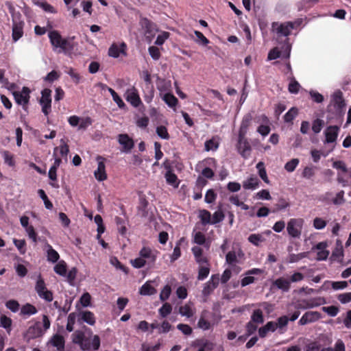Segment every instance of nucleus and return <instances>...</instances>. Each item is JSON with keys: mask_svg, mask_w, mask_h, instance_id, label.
<instances>
[{"mask_svg": "<svg viewBox=\"0 0 351 351\" xmlns=\"http://www.w3.org/2000/svg\"><path fill=\"white\" fill-rule=\"evenodd\" d=\"M50 43L54 49L59 48L60 51L65 55L71 56L78 44L75 41V36L62 38L57 30H52L48 34Z\"/></svg>", "mask_w": 351, "mask_h": 351, "instance_id": "obj_1", "label": "nucleus"}, {"mask_svg": "<svg viewBox=\"0 0 351 351\" xmlns=\"http://www.w3.org/2000/svg\"><path fill=\"white\" fill-rule=\"evenodd\" d=\"M72 341L75 344L80 346V348L84 351H89L91 348L97 350L100 347V338L97 335L93 337L90 343L88 337H86L84 332L77 330L72 334Z\"/></svg>", "mask_w": 351, "mask_h": 351, "instance_id": "obj_2", "label": "nucleus"}, {"mask_svg": "<svg viewBox=\"0 0 351 351\" xmlns=\"http://www.w3.org/2000/svg\"><path fill=\"white\" fill-rule=\"evenodd\" d=\"M51 322L47 315L43 316V326L40 322H36L34 325L30 326L27 330L25 337L28 339H34L42 337L45 332L50 328Z\"/></svg>", "mask_w": 351, "mask_h": 351, "instance_id": "obj_3", "label": "nucleus"}, {"mask_svg": "<svg viewBox=\"0 0 351 351\" xmlns=\"http://www.w3.org/2000/svg\"><path fill=\"white\" fill-rule=\"evenodd\" d=\"M35 290L40 298L44 299L47 302H51L53 300V293L47 289L45 280L40 274L38 276Z\"/></svg>", "mask_w": 351, "mask_h": 351, "instance_id": "obj_4", "label": "nucleus"}, {"mask_svg": "<svg viewBox=\"0 0 351 351\" xmlns=\"http://www.w3.org/2000/svg\"><path fill=\"white\" fill-rule=\"evenodd\" d=\"M295 28V23L288 21L282 23L274 22L271 25V29L278 36H288L291 34L292 29Z\"/></svg>", "mask_w": 351, "mask_h": 351, "instance_id": "obj_5", "label": "nucleus"}, {"mask_svg": "<svg viewBox=\"0 0 351 351\" xmlns=\"http://www.w3.org/2000/svg\"><path fill=\"white\" fill-rule=\"evenodd\" d=\"M304 220L302 219H291L287 223V230L289 236L293 238H300Z\"/></svg>", "mask_w": 351, "mask_h": 351, "instance_id": "obj_6", "label": "nucleus"}, {"mask_svg": "<svg viewBox=\"0 0 351 351\" xmlns=\"http://www.w3.org/2000/svg\"><path fill=\"white\" fill-rule=\"evenodd\" d=\"M30 90L28 87L24 86L21 91H15L13 93L16 102L23 106L25 110L27 109V104L29 101Z\"/></svg>", "mask_w": 351, "mask_h": 351, "instance_id": "obj_7", "label": "nucleus"}, {"mask_svg": "<svg viewBox=\"0 0 351 351\" xmlns=\"http://www.w3.org/2000/svg\"><path fill=\"white\" fill-rule=\"evenodd\" d=\"M220 281L219 275L213 274L210 280L204 285L202 293L204 297H208L213 291L218 287Z\"/></svg>", "mask_w": 351, "mask_h": 351, "instance_id": "obj_8", "label": "nucleus"}, {"mask_svg": "<svg viewBox=\"0 0 351 351\" xmlns=\"http://www.w3.org/2000/svg\"><path fill=\"white\" fill-rule=\"evenodd\" d=\"M237 149L243 158H247L250 156L252 148L245 135H243V138L239 134L238 135Z\"/></svg>", "mask_w": 351, "mask_h": 351, "instance_id": "obj_9", "label": "nucleus"}, {"mask_svg": "<svg viewBox=\"0 0 351 351\" xmlns=\"http://www.w3.org/2000/svg\"><path fill=\"white\" fill-rule=\"evenodd\" d=\"M125 97L126 101L135 108L142 104L138 90L134 86L127 89L125 93Z\"/></svg>", "mask_w": 351, "mask_h": 351, "instance_id": "obj_10", "label": "nucleus"}, {"mask_svg": "<svg viewBox=\"0 0 351 351\" xmlns=\"http://www.w3.org/2000/svg\"><path fill=\"white\" fill-rule=\"evenodd\" d=\"M332 102L337 112L339 114L343 113L346 108V102L343 97V93L340 90L334 93Z\"/></svg>", "mask_w": 351, "mask_h": 351, "instance_id": "obj_11", "label": "nucleus"}, {"mask_svg": "<svg viewBox=\"0 0 351 351\" xmlns=\"http://www.w3.org/2000/svg\"><path fill=\"white\" fill-rule=\"evenodd\" d=\"M322 318V315L318 311H307L298 321V324L304 326L315 322Z\"/></svg>", "mask_w": 351, "mask_h": 351, "instance_id": "obj_12", "label": "nucleus"}, {"mask_svg": "<svg viewBox=\"0 0 351 351\" xmlns=\"http://www.w3.org/2000/svg\"><path fill=\"white\" fill-rule=\"evenodd\" d=\"M263 273V270L259 268H253L245 272L246 276L241 279V285L244 287L255 282L256 278L251 275H259Z\"/></svg>", "mask_w": 351, "mask_h": 351, "instance_id": "obj_13", "label": "nucleus"}, {"mask_svg": "<svg viewBox=\"0 0 351 351\" xmlns=\"http://www.w3.org/2000/svg\"><path fill=\"white\" fill-rule=\"evenodd\" d=\"M118 141L123 146L122 151L128 153L134 146V142L127 134H121L118 136Z\"/></svg>", "mask_w": 351, "mask_h": 351, "instance_id": "obj_14", "label": "nucleus"}, {"mask_svg": "<svg viewBox=\"0 0 351 351\" xmlns=\"http://www.w3.org/2000/svg\"><path fill=\"white\" fill-rule=\"evenodd\" d=\"M339 132V127L337 125H330L325 130V142L332 143L336 141Z\"/></svg>", "mask_w": 351, "mask_h": 351, "instance_id": "obj_15", "label": "nucleus"}, {"mask_svg": "<svg viewBox=\"0 0 351 351\" xmlns=\"http://www.w3.org/2000/svg\"><path fill=\"white\" fill-rule=\"evenodd\" d=\"M344 194V191L341 190L336 194L335 197L330 199L332 193L331 192H326L324 195V200L330 202L335 205H341L346 202Z\"/></svg>", "mask_w": 351, "mask_h": 351, "instance_id": "obj_16", "label": "nucleus"}, {"mask_svg": "<svg viewBox=\"0 0 351 351\" xmlns=\"http://www.w3.org/2000/svg\"><path fill=\"white\" fill-rule=\"evenodd\" d=\"M126 48L127 46L125 43H122L120 45L113 43L108 49V55L114 58H119L121 53L125 56Z\"/></svg>", "mask_w": 351, "mask_h": 351, "instance_id": "obj_17", "label": "nucleus"}, {"mask_svg": "<svg viewBox=\"0 0 351 351\" xmlns=\"http://www.w3.org/2000/svg\"><path fill=\"white\" fill-rule=\"evenodd\" d=\"M140 256L145 259L147 258L149 263H154L156 260V252H154L148 247H143L139 252Z\"/></svg>", "mask_w": 351, "mask_h": 351, "instance_id": "obj_18", "label": "nucleus"}, {"mask_svg": "<svg viewBox=\"0 0 351 351\" xmlns=\"http://www.w3.org/2000/svg\"><path fill=\"white\" fill-rule=\"evenodd\" d=\"M23 22L13 21L12 25V39L14 42L19 40L23 35Z\"/></svg>", "mask_w": 351, "mask_h": 351, "instance_id": "obj_19", "label": "nucleus"}, {"mask_svg": "<svg viewBox=\"0 0 351 351\" xmlns=\"http://www.w3.org/2000/svg\"><path fill=\"white\" fill-rule=\"evenodd\" d=\"M84 322L90 326H93L96 322V319L93 313L89 311H81L79 314L78 322Z\"/></svg>", "mask_w": 351, "mask_h": 351, "instance_id": "obj_20", "label": "nucleus"}, {"mask_svg": "<svg viewBox=\"0 0 351 351\" xmlns=\"http://www.w3.org/2000/svg\"><path fill=\"white\" fill-rule=\"evenodd\" d=\"M272 287H276L283 292H288L291 288L290 280L282 277L278 278L273 282Z\"/></svg>", "mask_w": 351, "mask_h": 351, "instance_id": "obj_21", "label": "nucleus"}, {"mask_svg": "<svg viewBox=\"0 0 351 351\" xmlns=\"http://www.w3.org/2000/svg\"><path fill=\"white\" fill-rule=\"evenodd\" d=\"M49 343L59 351L64 350L65 340L63 336L56 334L52 336Z\"/></svg>", "mask_w": 351, "mask_h": 351, "instance_id": "obj_22", "label": "nucleus"}, {"mask_svg": "<svg viewBox=\"0 0 351 351\" xmlns=\"http://www.w3.org/2000/svg\"><path fill=\"white\" fill-rule=\"evenodd\" d=\"M260 180L254 175H252L243 182V187L246 190H254L259 186Z\"/></svg>", "mask_w": 351, "mask_h": 351, "instance_id": "obj_23", "label": "nucleus"}, {"mask_svg": "<svg viewBox=\"0 0 351 351\" xmlns=\"http://www.w3.org/2000/svg\"><path fill=\"white\" fill-rule=\"evenodd\" d=\"M95 178L98 181H104L107 179L106 166L104 161H99L97 170L94 173Z\"/></svg>", "mask_w": 351, "mask_h": 351, "instance_id": "obj_24", "label": "nucleus"}, {"mask_svg": "<svg viewBox=\"0 0 351 351\" xmlns=\"http://www.w3.org/2000/svg\"><path fill=\"white\" fill-rule=\"evenodd\" d=\"M167 183L174 188H178L180 184V180L178 176L173 172L171 169H169L165 175Z\"/></svg>", "mask_w": 351, "mask_h": 351, "instance_id": "obj_25", "label": "nucleus"}, {"mask_svg": "<svg viewBox=\"0 0 351 351\" xmlns=\"http://www.w3.org/2000/svg\"><path fill=\"white\" fill-rule=\"evenodd\" d=\"M303 303L305 304V307L313 308L326 304V300L322 297L311 298L308 300H304Z\"/></svg>", "mask_w": 351, "mask_h": 351, "instance_id": "obj_26", "label": "nucleus"}, {"mask_svg": "<svg viewBox=\"0 0 351 351\" xmlns=\"http://www.w3.org/2000/svg\"><path fill=\"white\" fill-rule=\"evenodd\" d=\"M252 117L250 115L245 116L241 121L240 128L239 130V134L243 138V135H246L248 128L251 124Z\"/></svg>", "mask_w": 351, "mask_h": 351, "instance_id": "obj_27", "label": "nucleus"}, {"mask_svg": "<svg viewBox=\"0 0 351 351\" xmlns=\"http://www.w3.org/2000/svg\"><path fill=\"white\" fill-rule=\"evenodd\" d=\"M47 250V258L49 262L56 263L59 258L60 255L56 250H55L52 246L48 243H46Z\"/></svg>", "mask_w": 351, "mask_h": 351, "instance_id": "obj_28", "label": "nucleus"}, {"mask_svg": "<svg viewBox=\"0 0 351 351\" xmlns=\"http://www.w3.org/2000/svg\"><path fill=\"white\" fill-rule=\"evenodd\" d=\"M258 169V175L260 178L267 184L269 183V178L267 175V171L265 169V164L263 162L260 161L256 164V166Z\"/></svg>", "mask_w": 351, "mask_h": 351, "instance_id": "obj_29", "label": "nucleus"}, {"mask_svg": "<svg viewBox=\"0 0 351 351\" xmlns=\"http://www.w3.org/2000/svg\"><path fill=\"white\" fill-rule=\"evenodd\" d=\"M162 99L170 108H175L178 103V99L170 93H165Z\"/></svg>", "mask_w": 351, "mask_h": 351, "instance_id": "obj_30", "label": "nucleus"}, {"mask_svg": "<svg viewBox=\"0 0 351 351\" xmlns=\"http://www.w3.org/2000/svg\"><path fill=\"white\" fill-rule=\"evenodd\" d=\"M156 293V289L148 282H145L139 290V293L142 295H152Z\"/></svg>", "mask_w": 351, "mask_h": 351, "instance_id": "obj_31", "label": "nucleus"}, {"mask_svg": "<svg viewBox=\"0 0 351 351\" xmlns=\"http://www.w3.org/2000/svg\"><path fill=\"white\" fill-rule=\"evenodd\" d=\"M38 312L36 308L29 303L25 304L23 305L21 308V315H32L36 314Z\"/></svg>", "mask_w": 351, "mask_h": 351, "instance_id": "obj_32", "label": "nucleus"}, {"mask_svg": "<svg viewBox=\"0 0 351 351\" xmlns=\"http://www.w3.org/2000/svg\"><path fill=\"white\" fill-rule=\"evenodd\" d=\"M248 241L254 245L258 247L261 243L265 241L264 237L261 234H251L247 239Z\"/></svg>", "mask_w": 351, "mask_h": 351, "instance_id": "obj_33", "label": "nucleus"}, {"mask_svg": "<svg viewBox=\"0 0 351 351\" xmlns=\"http://www.w3.org/2000/svg\"><path fill=\"white\" fill-rule=\"evenodd\" d=\"M53 269L57 274L64 276L67 270L66 263L64 261H60L54 266Z\"/></svg>", "mask_w": 351, "mask_h": 351, "instance_id": "obj_34", "label": "nucleus"}, {"mask_svg": "<svg viewBox=\"0 0 351 351\" xmlns=\"http://www.w3.org/2000/svg\"><path fill=\"white\" fill-rule=\"evenodd\" d=\"M250 322L256 324H263L264 322L263 311L259 308L254 310L251 315Z\"/></svg>", "mask_w": 351, "mask_h": 351, "instance_id": "obj_35", "label": "nucleus"}, {"mask_svg": "<svg viewBox=\"0 0 351 351\" xmlns=\"http://www.w3.org/2000/svg\"><path fill=\"white\" fill-rule=\"evenodd\" d=\"M208 312L206 311H204L200 316V318L198 321L197 326L199 328L203 330H208L210 328V323L206 319V314Z\"/></svg>", "mask_w": 351, "mask_h": 351, "instance_id": "obj_36", "label": "nucleus"}, {"mask_svg": "<svg viewBox=\"0 0 351 351\" xmlns=\"http://www.w3.org/2000/svg\"><path fill=\"white\" fill-rule=\"evenodd\" d=\"M61 144L59 147H56L54 149V154L57 150L60 151V154L62 158H64L66 159L67 155L69 152V147L66 143L64 142L63 139L60 141Z\"/></svg>", "mask_w": 351, "mask_h": 351, "instance_id": "obj_37", "label": "nucleus"}, {"mask_svg": "<svg viewBox=\"0 0 351 351\" xmlns=\"http://www.w3.org/2000/svg\"><path fill=\"white\" fill-rule=\"evenodd\" d=\"M115 222L117 226V229L119 230V232L121 235H125L127 232V228L125 226V219L123 218H121L120 217H115Z\"/></svg>", "mask_w": 351, "mask_h": 351, "instance_id": "obj_38", "label": "nucleus"}, {"mask_svg": "<svg viewBox=\"0 0 351 351\" xmlns=\"http://www.w3.org/2000/svg\"><path fill=\"white\" fill-rule=\"evenodd\" d=\"M298 114V110L295 107H292L284 115V121L286 123H292L293 120Z\"/></svg>", "mask_w": 351, "mask_h": 351, "instance_id": "obj_39", "label": "nucleus"}, {"mask_svg": "<svg viewBox=\"0 0 351 351\" xmlns=\"http://www.w3.org/2000/svg\"><path fill=\"white\" fill-rule=\"evenodd\" d=\"M172 311V306L168 302H165L158 309V313L162 318L167 317Z\"/></svg>", "mask_w": 351, "mask_h": 351, "instance_id": "obj_40", "label": "nucleus"}, {"mask_svg": "<svg viewBox=\"0 0 351 351\" xmlns=\"http://www.w3.org/2000/svg\"><path fill=\"white\" fill-rule=\"evenodd\" d=\"M203 225L211 224V215L207 210H202L199 215Z\"/></svg>", "mask_w": 351, "mask_h": 351, "instance_id": "obj_41", "label": "nucleus"}, {"mask_svg": "<svg viewBox=\"0 0 351 351\" xmlns=\"http://www.w3.org/2000/svg\"><path fill=\"white\" fill-rule=\"evenodd\" d=\"M210 273V267L209 265H206V266L199 265L198 269V275L197 279L199 280H203L206 278Z\"/></svg>", "mask_w": 351, "mask_h": 351, "instance_id": "obj_42", "label": "nucleus"}, {"mask_svg": "<svg viewBox=\"0 0 351 351\" xmlns=\"http://www.w3.org/2000/svg\"><path fill=\"white\" fill-rule=\"evenodd\" d=\"M51 90L49 88H45L42 90L41 98L40 100V104H51Z\"/></svg>", "mask_w": 351, "mask_h": 351, "instance_id": "obj_43", "label": "nucleus"}, {"mask_svg": "<svg viewBox=\"0 0 351 351\" xmlns=\"http://www.w3.org/2000/svg\"><path fill=\"white\" fill-rule=\"evenodd\" d=\"M38 193L40 197L43 200L45 206L48 210H51L53 207L52 202L49 199L45 192L43 189H39Z\"/></svg>", "mask_w": 351, "mask_h": 351, "instance_id": "obj_44", "label": "nucleus"}, {"mask_svg": "<svg viewBox=\"0 0 351 351\" xmlns=\"http://www.w3.org/2000/svg\"><path fill=\"white\" fill-rule=\"evenodd\" d=\"M157 135L162 139L169 140L170 135L167 131V129L164 125H159L156 129Z\"/></svg>", "mask_w": 351, "mask_h": 351, "instance_id": "obj_45", "label": "nucleus"}, {"mask_svg": "<svg viewBox=\"0 0 351 351\" xmlns=\"http://www.w3.org/2000/svg\"><path fill=\"white\" fill-rule=\"evenodd\" d=\"M13 243L19 251L21 254H25L26 252V242L24 239H13Z\"/></svg>", "mask_w": 351, "mask_h": 351, "instance_id": "obj_46", "label": "nucleus"}, {"mask_svg": "<svg viewBox=\"0 0 351 351\" xmlns=\"http://www.w3.org/2000/svg\"><path fill=\"white\" fill-rule=\"evenodd\" d=\"M77 318V314L75 313H71L67 317L66 330L72 332L73 330V326L75 323Z\"/></svg>", "mask_w": 351, "mask_h": 351, "instance_id": "obj_47", "label": "nucleus"}, {"mask_svg": "<svg viewBox=\"0 0 351 351\" xmlns=\"http://www.w3.org/2000/svg\"><path fill=\"white\" fill-rule=\"evenodd\" d=\"M300 160L298 158H293L288 161L285 165V169L288 172H293L295 171L298 165H299Z\"/></svg>", "mask_w": 351, "mask_h": 351, "instance_id": "obj_48", "label": "nucleus"}, {"mask_svg": "<svg viewBox=\"0 0 351 351\" xmlns=\"http://www.w3.org/2000/svg\"><path fill=\"white\" fill-rule=\"evenodd\" d=\"M275 323L277 328L285 330L289 323V317L287 315H282L278 317Z\"/></svg>", "mask_w": 351, "mask_h": 351, "instance_id": "obj_49", "label": "nucleus"}, {"mask_svg": "<svg viewBox=\"0 0 351 351\" xmlns=\"http://www.w3.org/2000/svg\"><path fill=\"white\" fill-rule=\"evenodd\" d=\"M0 326L3 328H5L8 332L11 330V326L12 321L11 318L8 317V316L5 315H2L0 317Z\"/></svg>", "mask_w": 351, "mask_h": 351, "instance_id": "obj_50", "label": "nucleus"}, {"mask_svg": "<svg viewBox=\"0 0 351 351\" xmlns=\"http://www.w3.org/2000/svg\"><path fill=\"white\" fill-rule=\"evenodd\" d=\"M300 84L298 83V82L295 78H292L288 86L289 93L297 94L300 90Z\"/></svg>", "mask_w": 351, "mask_h": 351, "instance_id": "obj_51", "label": "nucleus"}, {"mask_svg": "<svg viewBox=\"0 0 351 351\" xmlns=\"http://www.w3.org/2000/svg\"><path fill=\"white\" fill-rule=\"evenodd\" d=\"M171 293V288L169 285H165L160 293V300L165 302L169 298Z\"/></svg>", "mask_w": 351, "mask_h": 351, "instance_id": "obj_52", "label": "nucleus"}, {"mask_svg": "<svg viewBox=\"0 0 351 351\" xmlns=\"http://www.w3.org/2000/svg\"><path fill=\"white\" fill-rule=\"evenodd\" d=\"M225 215L222 210H217L213 215L211 218V224H216L224 219Z\"/></svg>", "mask_w": 351, "mask_h": 351, "instance_id": "obj_53", "label": "nucleus"}, {"mask_svg": "<svg viewBox=\"0 0 351 351\" xmlns=\"http://www.w3.org/2000/svg\"><path fill=\"white\" fill-rule=\"evenodd\" d=\"M324 125V121L320 119H316L313 121L312 125V130L314 133L318 134L321 132L323 126Z\"/></svg>", "mask_w": 351, "mask_h": 351, "instance_id": "obj_54", "label": "nucleus"}, {"mask_svg": "<svg viewBox=\"0 0 351 351\" xmlns=\"http://www.w3.org/2000/svg\"><path fill=\"white\" fill-rule=\"evenodd\" d=\"M195 35L197 37L196 43L202 44V45H207L209 43V40L204 36V35L199 31L195 30L194 32Z\"/></svg>", "mask_w": 351, "mask_h": 351, "instance_id": "obj_55", "label": "nucleus"}, {"mask_svg": "<svg viewBox=\"0 0 351 351\" xmlns=\"http://www.w3.org/2000/svg\"><path fill=\"white\" fill-rule=\"evenodd\" d=\"M322 310L331 317H335L339 311V308L336 306H323Z\"/></svg>", "mask_w": 351, "mask_h": 351, "instance_id": "obj_56", "label": "nucleus"}, {"mask_svg": "<svg viewBox=\"0 0 351 351\" xmlns=\"http://www.w3.org/2000/svg\"><path fill=\"white\" fill-rule=\"evenodd\" d=\"M179 313L182 316H186L189 318L191 317L193 315L191 306L188 304H185L184 306H181L179 308Z\"/></svg>", "mask_w": 351, "mask_h": 351, "instance_id": "obj_57", "label": "nucleus"}, {"mask_svg": "<svg viewBox=\"0 0 351 351\" xmlns=\"http://www.w3.org/2000/svg\"><path fill=\"white\" fill-rule=\"evenodd\" d=\"M66 73L72 78L73 81L76 84H79L81 80L80 75L75 71L74 69L70 67L68 69Z\"/></svg>", "mask_w": 351, "mask_h": 351, "instance_id": "obj_58", "label": "nucleus"}, {"mask_svg": "<svg viewBox=\"0 0 351 351\" xmlns=\"http://www.w3.org/2000/svg\"><path fill=\"white\" fill-rule=\"evenodd\" d=\"M219 147V143L215 141L214 138H211L205 142L204 147L205 150L208 152L210 150H216Z\"/></svg>", "mask_w": 351, "mask_h": 351, "instance_id": "obj_59", "label": "nucleus"}, {"mask_svg": "<svg viewBox=\"0 0 351 351\" xmlns=\"http://www.w3.org/2000/svg\"><path fill=\"white\" fill-rule=\"evenodd\" d=\"M315 167H306L303 169L302 176L306 179H311L315 176Z\"/></svg>", "mask_w": 351, "mask_h": 351, "instance_id": "obj_60", "label": "nucleus"}, {"mask_svg": "<svg viewBox=\"0 0 351 351\" xmlns=\"http://www.w3.org/2000/svg\"><path fill=\"white\" fill-rule=\"evenodd\" d=\"M217 194L213 189H208L205 195L204 200L208 204H211L215 201Z\"/></svg>", "mask_w": 351, "mask_h": 351, "instance_id": "obj_61", "label": "nucleus"}, {"mask_svg": "<svg viewBox=\"0 0 351 351\" xmlns=\"http://www.w3.org/2000/svg\"><path fill=\"white\" fill-rule=\"evenodd\" d=\"M5 306L11 311L16 313L19 309V304L16 300H10L6 302Z\"/></svg>", "mask_w": 351, "mask_h": 351, "instance_id": "obj_62", "label": "nucleus"}, {"mask_svg": "<svg viewBox=\"0 0 351 351\" xmlns=\"http://www.w3.org/2000/svg\"><path fill=\"white\" fill-rule=\"evenodd\" d=\"M281 53L282 51L278 47H274L269 51L267 59L269 60H276L280 57Z\"/></svg>", "mask_w": 351, "mask_h": 351, "instance_id": "obj_63", "label": "nucleus"}, {"mask_svg": "<svg viewBox=\"0 0 351 351\" xmlns=\"http://www.w3.org/2000/svg\"><path fill=\"white\" fill-rule=\"evenodd\" d=\"M148 51L151 57L154 60H158L160 58V52L159 51V49L157 47L155 46H151L148 49Z\"/></svg>", "mask_w": 351, "mask_h": 351, "instance_id": "obj_64", "label": "nucleus"}]
</instances>
